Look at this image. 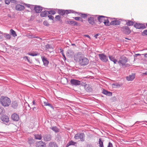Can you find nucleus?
I'll use <instances>...</instances> for the list:
<instances>
[{"label": "nucleus", "mask_w": 147, "mask_h": 147, "mask_svg": "<svg viewBox=\"0 0 147 147\" xmlns=\"http://www.w3.org/2000/svg\"><path fill=\"white\" fill-rule=\"evenodd\" d=\"M36 147H46V144L45 142L41 141L37 142L36 144Z\"/></svg>", "instance_id": "2eb2a0df"}, {"label": "nucleus", "mask_w": 147, "mask_h": 147, "mask_svg": "<svg viewBox=\"0 0 147 147\" xmlns=\"http://www.w3.org/2000/svg\"><path fill=\"white\" fill-rule=\"evenodd\" d=\"M25 58H26L27 60V61H28V62L29 61V60L28 59V57L26 56H25V57H24V59Z\"/></svg>", "instance_id": "6e6d98bb"}, {"label": "nucleus", "mask_w": 147, "mask_h": 147, "mask_svg": "<svg viewBox=\"0 0 147 147\" xmlns=\"http://www.w3.org/2000/svg\"><path fill=\"white\" fill-rule=\"evenodd\" d=\"M10 32H11V34L12 35L13 37H15L17 36V34L15 31L11 29L10 30Z\"/></svg>", "instance_id": "473e14b6"}, {"label": "nucleus", "mask_w": 147, "mask_h": 147, "mask_svg": "<svg viewBox=\"0 0 147 147\" xmlns=\"http://www.w3.org/2000/svg\"><path fill=\"white\" fill-rule=\"evenodd\" d=\"M96 19L95 18L90 17L88 19V21L89 23L92 25H94L95 24V21Z\"/></svg>", "instance_id": "9b49d317"}, {"label": "nucleus", "mask_w": 147, "mask_h": 147, "mask_svg": "<svg viewBox=\"0 0 147 147\" xmlns=\"http://www.w3.org/2000/svg\"><path fill=\"white\" fill-rule=\"evenodd\" d=\"M76 140L80 139L82 141H84L85 140V135L83 133H79L76 134L74 137Z\"/></svg>", "instance_id": "423d86ee"}, {"label": "nucleus", "mask_w": 147, "mask_h": 147, "mask_svg": "<svg viewBox=\"0 0 147 147\" xmlns=\"http://www.w3.org/2000/svg\"><path fill=\"white\" fill-rule=\"evenodd\" d=\"M98 57L103 62H107L108 61V57L104 54H99Z\"/></svg>", "instance_id": "6e6552de"}, {"label": "nucleus", "mask_w": 147, "mask_h": 147, "mask_svg": "<svg viewBox=\"0 0 147 147\" xmlns=\"http://www.w3.org/2000/svg\"><path fill=\"white\" fill-rule=\"evenodd\" d=\"M100 35V34L98 33L96 34L95 35H94V37L95 38H97V36Z\"/></svg>", "instance_id": "864d4df0"}, {"label": "nucleus", "mask_w": 147, "mask_h": 147, "mask_svg": "<svg viewBox=\"0 0 147 147\" xmlns=\"http://www.w3.org/2000/svg\"><path fill=\"white\" fill-rule=\"evenodd\" d=\"M36 108L35 107H33V110H34Z\"/></svg>", "instance_id": "338daca9"}, {"label": "nucleus", "mask_w": 147, "mask_h": 147, "mask_svg": "<svg viewBox=\"0 0 147 147\" xmlns=\"http://www.w3.org/2000/svg\"><path fill=\"white\" fill-rule=\"evenodd\" d=\"M109 57L110 60L113 62L114 64H116L117 62H118L117 60L115 59L114 57L112 56L109 55Z\"/></svg>", "instance_id": "5701e85b"}, {"label": "nucleus", "mask_w": 147, "mask_h": 147, "mask_svg": "<svg viewBox=\"0 0 147 147\" xmlns=\"http://www.w3.org/2000/svg\"><path fill=\"white\" fill-rule=\"evenodd\" d=\"M85 36L88 38H90V36L88 35H86Z\"/></svg>", "instance_id": "0e129e2a"}, {"label": "nucleus", "mask_w": 147, "mask_h": 147, "mask_svg": "<svg viewBox=\"0 0 147 147\" xmlns=\"http://www.w3.org/2000/svg\"><path fill=\"white\" fill-rule=\"evenodd\" d=\"M126 22V24L127 26H133L134 24V22L133 21L129 20H125Z\"/></svg>", "instance_id": "b1692460"}, {"label": "nucleus", "mask_w": 147, "mask_h": 147, "mask_svg": "<svg viewBox=\"0 0 147 147\" xmlns=\"http://www.w3.org/2000/svg\"><path fill=\"white\" fill-rule=\"evenodd\" d=\"M142 55H144L145 57L147 58V53L143 54Z\"/></svg>", "instance_id": "4d7b16f0"}, {"label": "nucleus", "mask_w": 147, "mask_h": 147, "mask_svg": "<svg viewBox=\"0 0 147 147\" xmlns=\"http://www.w3.org/2000/svg\"><path fill=\"white\" fill-rule=\"evenodd\" d=\"M121 31L126 34H129L131 32V30L127 26H125L121 28Z\"/></svg>", "instance_id": "0eeeda50"}, {"label": "nucleus", "mask_w": 147, "mask_h": 147, "mask_svg": "<svg viewBox=\"0 0 147 147\" xmlns=\"http://www.w3.org/2000/svg\"><path fill=\"white\" fill-rule=\"evenodd\" d=\"M22 4L25 5L28 8H30L31 10H32L33 9V7L34 5H31L29 4H27L24 3H22Z\"/></svg>", "instance_id": "7c9ffc66"}, {"label": "nucleus", "mask_w": 147, "mask_h": 147, "mask_svg": "<svg viewBox=\"0 0 147 147\" xmlns=\"http://www.w3.org/2000/svg\"><path fill=\"white\" fill-rule=\"evenodd\" d=\"M35 12L36 13H39L42 10V7L36 5L34 7H33Z\"/></svg>", "instance_id": "f3484780"}, {"label": "nucleus", "mask_w": 147, "mask_h": 147, "mask_svg": "<svg viewBox=\"0 0 147 147\" xmlns=\"http://www.w3.org/2000/svg\"><path fill=\"white\" fill-rule=\"evenodd\" d=\"M107 147H113V144L111 142L108 143Z\"/></svg>", "instance_id": "de8ad7c7"}, {"label": "nucleus", "mask_w": 147, "mask_h": 147, "mask_svg": "<svg viewBox=\"0 0 147 147\" xmlns=\"http://www.w3.org/2000/svg\"><path fill=\"white\" fill-rule=\"evenodd\" d=\"M4 111V109L0 107V114H2Z\"/></svg>", "instance_id": "8fccbe9b"}, {"label": "nucleus", "mask_w": 147, "mask_h": 147, "mask_svg": "<svg viewBox=\"0 0 147 147\" xmlns=\"http://www.w3.org/2000/svg\"><path fill=\"white\" fill-rule=\"evenodd\" d=\"M44 104H45V106H48L51 108L53 107V106L52 105H51V104H50V103H49L48 102H45Z\"/></svg>", "instance_id": "ea45409f"}, {"label": "nucleus", "mask_w": 147, "mask_h": 147, "mask_svg": "<svg viewBox=\"0 0 147 147\" xmlns=\"http://www.w3.org/2000/svg\"><path fill=\"white\" fill-rule=\"evenodd\" d=\"M76 144V142H74L72 140L70 141L67 144L66 147H68L69 146L71 145L75 146Z\"/></svg>", "instance_id": "a878e982"}, {"label": "nucleus", "mask_w": 147, "mask_h": 147, "mask_svg": "<svg viewBox=\"0 0 147 147\" xmlns=\"http://www.w3.org/2000/svg\"><path fill=\"white\" fill-rule=\"evenodd\" d=\"M120 22L119 20H115L113 21H111L110 23V25L113 26L118 25H120Z\"/></svg>", "instance_id": "6ab92c4d"}, {"label": "nucleus", "mask_w": 147, "mask_h": 147, "mask_svg": "<svg viewBox=\"0 0 147 147\" xmlns=\"http://www.w3.org/2000/svg\"><path fill=\"white\" fill-rule=\"evenodd\" d=\"M4 34V33H3V32L0 31V34H1L3 35Z\"/></svg>", "instance_id": "e2e57ef3"}, {"label": "nucleus", "mask_w": 147, "mask_h": 147, "mask_svg": "<svg viewBox=\"0 0 147 147\" xmlns=\"http://www.w3.org/2000/svg\"><path fill=\"white\" fill-rule=\"evenodd\" d=\"M48 13L49 14L53 15L56 13V12L54 10H51L49 11H48Z\"/></svg>", "instance_id": "58836bf2"}, {"label": "nucleus", "mask_w": 147, "mask_h": 147, "mask_svg": "<svg viewBox=\"0 0 147 147\" xmlns=\"http://www.w3.org/2000/svg\"><path fill=\"white\" fill-rule=\"evenodd\" d=\"M43 24L44 25L46 26H48L49 25L47 22V21H44Z\"/></svg>", "instance_id": "49530a36"}, {"label": "nucleus", "mask_w": 147, "mask_h": 147, "mask_svg": "<svg viewBox=\"0 0 147 147\" xmlns=\"http://www.w3.org/2000/svg\"><path fill=\"white\" fill-rule=\"evenodd\" d=\"M71 84L72 86H77L81 84L80 81L76 79H72L70 81Z\"/></svg>", "instance_id": "1a4fd4ad"}, {"label": "nucleus", "mask_w": 147, "mask_h": 147, "mask_svg": "<svg viewBox=\"0 0 147 147\" xmlns=\"http://www.w3.org/2000/svg\"><path fill=\"white\" fill-rule=\"evenodd\" d=\"M81 22H83V20L81 18L80 19V20Z\"/></svg>", "instance_id": "69168bd1"}, {"label": "nucleus", "mask_w": 147, "mask_h": 147, "mask_svg": "<svg viewBox=\"0 0 147 147\" xmlns=\"http://www.w3.org/2000/svg\"><path fill=\"white\" fill-rule=\"evenodd\" d=\"M61 16L59 15L56 16L55 18V20L56 21H60L61 20Z\"/></svg>", "instance_id": "4c0bfd02"}, {"label": "nucleus", "mask_w": 147, "mask_h": 147, "mask_svg": "<svg viewBox=\"0 0 147 147\" xmlns=\"http://www.w3.org/2000/svg\"><path fill=\"white\" fill-rule=\"evenodd\" d=\"M60 52L62 55V56L65 59H66V57L64 54L63 50L62 49H60Z\"/></svg>", "instance_id": "79ce46f5"}, {"label": "nucleus", "mask_w": 147, "mask_h": 147, "mask_svg": "<svg viewBox=\"0 0 147 147\" xmlns=\"http://www.w3.org/2000/svg\"><path fill=\"white\" fill-rule=\"evenodd\" d=\"M87 147H93V146L91 144H89L87 145Z\"/></svg>", "instance_id": "bf43d9fd"}, {"label": "nucleus", "mask_w": 147, "mask_h": 147, "mask_svg": "<svg viewBox=\"0 0 147 147\" xmlns=\"http://www.w3.org/2000/svg\"><path fill=\"white\" fill-rule=\"evenodd\" d=\"M48 17L49 18V19L53 20L54 19V17L51 15H48Z\"/></svg>", "instance_id": "c03bdc74"}, {"label": "nucleus", "mask_w": 147, "mask_h": 147, "mask_svg": "<svg viewBox=\"0 0 147 147\" xmlns=\"http://www.w3.org/2000/svg\"><path fill=\"white\" fill-rule=\"evenodd\" d=\"M80 14H78V15L80 16L81 17L85 18L87 17V14L85 13H80Z\"/></svg>", "instance_id": "c9c22d12"}, {"label": "nucleus", "mask_w": 147, "mask_h": 147, "mask_svg": "<svg viewBox=\"0 0 147 147\" xmlns=\"http://www.w3.org/2000/svg\"><path fill=\"white\" fill-rule=\"evenodd\" d=\"M99 146L100 147H103V142L102 141L101 138H100L99 140Z\"/></svg>", "instance_id": "f704fd0d"}, {"label": "nucleus", "mask_w": 147, "mask_h": 147, "mask_svg": "<svg viewBox=\"0 0 147 147\" xmlns=\"http://www.w3.org/2000/svg\"><path fill=\"white\" fill-rule=\"evenodd\" d=\"M146 122V123H147V121H136L135 123L137 124H140V123H142V122Z\"/></svg>", "instance_id": "3c124183"}, {"label": "nucleus", "mask_w": 147, "mask_h": 147, "mask_svg": "<svg viewBox=\"0 0 147 147\" xmlns=\"http://www.w3.org/2000/svg\"><path fill=\"white\" fill-rule=\"evenodd\" d=\"M42 61L43 63V65L46 66H48V65L49 64V62L47 60V59L46 58L45 56L41 57Z\"/></svg>", "instance_id": "dca6fc26"}, {"label": "nucleus", "mask_w": 147, "mask_h": 147, "mask_svg": "<svg viewBox=\"0 0 147 147\" xmlns=\"http://www.w3.org/2000/svg\"><path fill=\"white\" fill-rule=\"evenodd\" d=\"M25 8L24 6L20 4H17L16 7V9L18 11H22Z\"/></svg>", "instance_id": "412c9836"}, {"label": "nucleus", "mask_w": 147, "mask_h": 147, "mask_svg": "<svg viewBox=\"0 0 147 147\" xmlns=\"http://www.w3.org/2000/svg\"><path fill=\"white\" fill-rule=\"evenodd\" d=\"M73 18L74 19L76 20L79 21L80 20V17H74Z\"/></svg>", "instance_id": "09e8293b"}, {"label": "nucleus", "mask_w": 147, "mask_h": 147, "mask_svg": "<svg viewBox=\"0 0 147 147\" xmlns=\"http://www.w3.org/2000/svg\"><path fill=\"white\" fill-rule=\"evenodd\" d=\"M28 143L30 144V145H31L33 144L34 142V140L33 139H29L28 141Z\"/></svg>", "instance_id": "e433bc0d"}, {"label": "nucleus", "mask_w": 147, "mask_h": 147, "mask_svg": "<svg viewBox=\"0 0 147 147\" xmlns=\"http://www.w3.org/2000/svg\"><path fill=\"white\" fill-rule=\"evenodd\" d=\"M51 129L55 132H58L59 131V129L56 126L52 127Z\"/></svg>", "instance_id": "2f4dec72"}, {"label": "nucleus", "mask_w": 147, "mask_h": 147, "mask_svg": "<svg viewBox=\"0 0 147 147\" xmlns=\"http://www.w3.org/2000/svg\"><path fill=\"white\" fill-rule=\"evenodd\" d=\"M34 138L35 139L40 140L41 139L42 136L41 135L36 134L34 135Z\"/></svg>", "instance_id": "c756f323"}, {"label": "nucleus", "mask_w": 147, "mask_h": 147, "mask_svg": "<svg viewBox=\"0 0 147 147\" xmlns=\"http://www.w3.org/2000/svg\"><path fill=\"white\" fill-rule=\"evenodd\" d=\"M3 35L4 36V37L7 39L9 40L11 38V36L9 34H7L6 33H4Z\"/></svg>", "instance_id": "72a5a7b5"}, {"label": "nucleus", "mask_w": 147, "mask_h": 147, "mask_svg": "<svg viewBox=\"0 0 147 147\" xmlns=\"http://www.w3.org/2000/svg\"><path fill=\"white\" fill-rule=\"evenodd\" d=\"M28 54L32 56H35L39 55V53H37V52H34L32 53H28Z\"/></svg>", "instance_id": "c85d7f7f"}, {"label": "nucleus", "mask_w": 147, "mask_h": 147, "mask_svg": "<svg viewBox=\"0 0 147 147\" xmlns=\"http://www.w3.org/2000/svg\"><path fill=\"white\" fill-rule=\"evenodd\" d=\"M143 74L144 75H147V71H146L145 72L143 73Z\"/></svg>", "instance_id": "052dcab7"}, {"label": "nucleus", "mask_w": 147, "mask_h": 147, "mask_svg": "<svg viewBox=\"0 0 147 147\" xmlns=\"http://www.w3.org/2000/svg\"><path fill=\"white\" fill-rule=\"evenodd\" d=\"M102 93L104 94L109 96H112V92H109L104 89L103 90Z\"/></svg>", "instance_id": "4be33fe9"}, {"label": "nucleus", "mask_w": 147, "mask_h": 147, "mask_svg": "<svg viewBox=\"0 0 147 147\" xmlns=\"http://www.w3.org/2000/svg\"><path fill=\"white\" fill-rule=\"evenodd\" d=\"M120 60L118 61V63L119 65L121 66L128 61V59L125 56H121L120 57Z\"/></svg>", "instance_id": "39448f33"}, {"label": "nucleus", "mask_w": 147, "mask_h": 147, "mask_svg": "<svg viewBox=\"0 0 147 147\" xmlns=\"http://www.w3.org/2000/svg\"><path fill=\"white\" fill-rule=\"evenodd\" d=\"M136 55H137V56H140V54H136Z\"/></svg>", "instance_id": "774afa93"}, {"label": "nucleus", "mask_w": 147, "mask_h": 147, "mask_svg": "<svg viewBox=\"0 0 147 147\" xmlns=\"http://www.w3.org/2000/svg\"><path fill=\"white\" fill-rule=\"evenodd\" d=\"M130 66V65L129 64L125 63L124 65H123L122 67L123 68H125L129 67Z\"/></svg>", "instance_id": "a19ab883"}, {"label": "nucleus", "mask_w": 147, "mask_h": 147, "mask_svg": "<svg viewBox=\"0 0 147 147\" xmlns=\"http://www.w3.org/2000/svg\"><path fill=\"white\" fill-rule=\"evenodd\" d=\"M74 59L76 61H78L79 64L81 66L86 65L89 63V61L86 58L82 56L80 54L75 55Z\"/></svg>", "instance_id": "f257e3e1"}, {"label": "nucleus", "mask_w": 147, "mask_h": 147, "mask_svg": "<svg viewBox=\"0 0 147 147\" xmlns=\"http://www.w3.org/2000/svg\"><path fill=\"white\" fill-rule=\"evenodd\" d=\"M43 140L45 141H49L51 140V136L49 134H45L43 136Z\"/></svg>", "instance_id": "4468645a"}, {"label": "nucleus", "mask_w": 147, "mask_h": 147, "mask_svg": "<svg viewBox=\"0 0 147 147\" xmlns=\"http://www.w3.org/2000/svg\"><path fill=\"white\" fill-rule=\"evenodd\" d=\"M97 19L100 23L103 22L105 25L109 26L110 25L109 21L107 18L103 16H100Z\"/></svg>", "instance_id": "7ed1b4c3"}, {"label": "nucleus", "mask_w": 147, "mask_h": 147, "mask_svg": "<svg viewBox=\"0 0 147 147\" xmlns=\"http://www.w3.org/2000/svg\"><path fill=\"white\" fill-rule=\"evenodd\" d=\"M45 48H46L47 49H49L50 48V45L49 44H47V45H46Z\"/></svg>", "instance_id": "603ef678"}, {"label": "nucleus", "mask_w": 147, "mask_h": 147, "mask_svg": "<svg viewBox=\"0 0 147 147\" xmlns=\"http://www.w3.org/2000/svg\"><path fill=\"white\" fill-rule=\"evenodd\" d=\"M142 36L147 35V30H144L142 33Z\"/></svg>", "instance_id": "37998d69"}, {"label": "nucleus", "mask_w": 147, "mask_h": 147, "mask_svg": "<svg viewBox=\"0 0 147 147\" xmlns=\"http://www.w3.org/2000/svg\"><path fill=\"white\" fill-rule=\"evenodd\" d=\"M32 103L33 105H36V102H35L34 100H33L32 101Z\"/></svg>", "instance_id": "680f3d73"}, {"label": "nucleus", "mask_w": 147, "mask_h": 147, "mask_svg": "<svg viewBox=\"0 0 147 147\" xmlns=\"http://www.w3.org/2000/svg\"><path fill=\"white\" fill-rule=\"evenodd\" d=\"M11 118L13 121H17L19 120V117L17 114L14 113L11 115Z\"/></svg>", "instance_id": "ddd939ff"}, {"label": "nucleus", "mask_w": 147, "mask_h": 147, "mask_svg": "<svg viewBox=\"0 0 147 147\" xmlns=\"http://www.w3.org/2000/svg\"><path fill=\"white\" fill-rule=\"evenodd\" d=\"M48 14V11H45L41 12L40 16L42 17H45Z\"/></svg>", "instance_id": "393cba45"}, {"label": "nucleus", "mask_w": 147, "mask_h": 147, "mask_svg": "<svg viewBox=\"0 0 147 147\" xmlns=\"http://www.w3.org/2000/svg\"><path fill=\"white\" fill-rule=\"evenodd\" d=\"M135 78V74H132L131 75H129V76L126 77V79L128 81H132Z\"/></svg>", "instance_id": "aec40b11"}, {"label": "nucleus", "mask_w": 147, "mask_h": 147, "mask_svg": "<svg viewBox=\"0 0 147 147\" xmlns=\"http://www.w3.org/2000/svg\"><path fill=\"white\" fill-rule=\"evenodd\" d=\"M66 24H69L70 25L74 26H77L78 23L77 22L75 21H71L70 20H67L65 21Z\"/></svg>", "instance_id": "a211bd4d"}, {"label": "nucleus", "mask_w": 147, "mask_h": 147, "mask_svg": "<svg viewBox=\"0 0 147 147\" xmlns=\"http://www.w3.org/2000/svg\"><path fill=\"white\" fill-rule=\"evenodd\" d=\"M11 0H5V3L6 4L9 5Z\"/></svg>", "instance_id": "a18cd8bd"}, {"label": "nucleus", "mask_w": 147, "mask_h": 147, "mask_svg": "<svg viewBox=\"0 0 147 147\" xmlns=\"http://www.w3.org/2000/svg\"><path fill=\"white\" fill-rule=\"evenodd\" d=\"M69 52H70V53H71V55H73V54H74V53H73V52H71V51H69V52H67V54L68 55H68V54H69Z\"/></svg>", "instance_id": "13d9d810"}, {"label": "nucleus", "mask_w": 147, "mask_h": 147, "mask_svg": "<svg viewBox=\"0 0 147 147\" xmlns=\"http://www.w3.org/2000/svg\"><path fill=\"white\" fill-rule=\"evenodd\" d=\"M3 35H0V40H2L3 38Z\"/></svg>", "instance_id": "5fc2aeb1"}, {"label": "nucleus", "mask_w": 147, "mask_h": 147, "mask_svg": "<svg viewBox=\"0 0 147 147\" xmlns=\"http://www.w3.org/2000/svg\"><path fill=\"white\" fill-rule=\"evenodd\" d=\"M1 119L4 123H8L9 121L8 117L5 115L1 116Z\"/></svg>", "instance_id": "f8f14e48"}, {"label": "nucleus", "mask_w": 147, "mask_h": 147, "mask_svg": "<svg viewBox=\"0 0 147 147\" xmlns=\"http://www.w3.org/2000/svg\"><path fill=\"white\" fill-rule=\"evenodd\" d=\"M134 27L137 29H144L146 27L144 24L136 23L134 26Z\"/></svg>", "instance_id": "9d476101"}, {"label": "nucleus", "mask_w": 147, "mask_h": 147, "mask_svg": "<svg viewBox=\"0 0 147 147\" xmlns=\"http://www.w3.org/2000/svg\"><path fill=\"white\" fill-rule=\"evenodd\" d=\"M74 11L72 10H64L62 9H58V13L60 15L63 16L65 14H67L71 13H74Z\"/></svg>", "instance_id": "20e7f679"}, {"label": "nucleus", "mask_w": 147, "mask_h": 147, "mask_svg": "<svg viewBox=\"0 0 147 147\" xmlns=\"http://www.w3.org/2000/svg\"><path fill=\"white\" fill-rule=\"evenodd\" d=\"M0 103L4 107H8L10 104V99L6 96H2L0 99Z\"/></svg>", "instance_id": "f03ea898"}, {"label": "nucleus", "mask_w": 147, "mask_h": 147, "mask_svg": "<svg viewBox=\"0 0 147 147\" xmlns=\"http://www.w3.org/2000/svg\"><path fill=\"white\" fill-rule=\"evenodd\" d=\"M49 147H58V146L56 143L51 142L49 143Z\"/></svg>", "instance_id": "bb28decb"}, {"label": "nucleus", "mask_w": 147, "mask_h": 147, "mask_svg": "<svg viewBox=\"0 0 147 147\" xmlns=\"http://www.w3.org/2000/svg\"><path fill=\"white\" fill-rule=\"evenodd\" d=\"M18 106V103L16 101L13 102L11 104V107L14 109L16 108Z\"/></svg>", "instance_id": "cd10ccee"}]
</instances>
